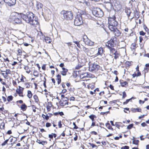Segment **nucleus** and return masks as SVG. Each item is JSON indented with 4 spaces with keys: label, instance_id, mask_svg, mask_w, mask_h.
I'll use <instances>...</instances> for the list:
<instances>
[{
    "label": "nucleus",
    "instance_id": "57",
    "mask_svg": "<svg viewBox=\"0 0 149 149\" xmlns=\"http://www.w3.org/2000/svg\"><path fill=\"white\" fill-rule=\"evenodd\" d=\"M50 107H51V106H49V105L47 106V108L48 111H50Z\"/></svg>",
    "mask_w": 149,
    "mask_h": 149
},
{
    "label": "nucleus",
    "instance_id": "64",
    "mask_svg": "<svg viewBox=\"0 0 149 149\" xmlns=\"http://www.w3.org/2000/svg\"><path fill=\"white\" fill-rule=\"evenodd\" d=\"M17 52H18V53L19 54H22V51L20 49H18L17 50Z\"/></svg>",
    "mask_w": 149,
    "mask_h": 149
},
{
    "label": "nucleus",
    "instance_id": "49",
    "mask_svg": "<svg viewBox=\"0 0 149 149\" xmlns=\"http://www.w3.org/2000/svg\"><path fill=\"white\" fill-rule=\"evenodd\" d=\"M73 125L74 126V129H77L78 128V127L76 126L75 123L74 122L73 123Z\"/></svg>",
    "mask_w": 149,
    "mask_h": 149
},
{
    "label": "nucleus",
    "instance_id": "1",
    "mask_svg": "<svg viewBox=\"0 0 149 149\" xmlns=\"http://www.w3.org/2000/svg\"><path fill=\"white\" fill-rule=\"evenodd\" d=\"M105 7L108 11L113 9L115 11H119L121 8L120 2L116 0H109L105 1Z\"/></svg>",
    "mask_w": 149,
    "mask_h": 149
},
{
    "label": "nucleus",
    "instance_id": "62",
    "mask_svg": "<svg viewBox=\"0 0 149 149\" xmlns=\"http://www.w3.org/2000/svg\"><path fill=\"white\" fill-rule=\"evenodd\" d=\"M108 128L109 129L113 130V128H112V127L110 125L108 126Z\"/></svg>",
    "mask_w": 149,
    "mask_h": 149
},
{
    "label": "nucleus",
    "instance_id": "3",
    "mask_svg": "<svg viewBox=\"0 0 149 149\" xmlns=\"http://www.w3.org/2000/svg\"><path fill=\"white\" fill-rule=\"evenodd\" d=\"M22 13L13 12L10 15V19L17 24H20L22 22Z\"/></svg>",
    "mask_w": 149,
    "mask_h": 149
},
{
    "label": "nucleus",
    "instance_id": "54",
    "mask_svg": "<svg viewBox=\"0 0 149 149\" xmlns=\"http://www.w3.org/2000/svg\"><path fill=\"white\" fill-rule=\"evenodd\" d=\"M13 85L14 86H16L17 85V83L15 81L13 80Z\"/></svg>",
    "mask_w": 149,
    "mask_h": 149
},
{
    "label": "nucleus",
    "instance_id": "58",
    "mask_svg": "<svg viewBox=\"0 0 149 149\" xmlns=\"http://www.w3.org/2000/svg\"><path fill=\"white\" fill-rule=\"evenodd\" d=\"M23 102L22 100H19L17 101L16 102L17 103H19L20 104H22V103H23Z\"/></svg>",
    "mask_w": 149,
    "mask_h": 149
},
{
    "label": "nucleus",
    "instance_id": "44",
    "mask_svg": "<svg viewBox=\"0 0 149 149\" xmlns=\"http://www.w3.org/2000/svg\"><path fill=\"white\" fill-rule=\"evenodd\" d=\"M72 107H73V109L76 111H78L79 109V108L76 106H72Z\"/></svg>",
    "mask_w": 149,
    "mask_h": 149
},
{
    "label": "nucleus",
    "instance_id": "61",
    "mask_svg": "<svg viewBox=\"0 0 149 149\" xmlns=\"http://www.w3.org/2000/svg\"><path fill=\"white\" fill-rule=\"evenodd\" d=\"M75 98L73 97H71L70 98V100L74 101V100Z\"/></svg>",
    "mask_w": 149,
    "mask_h": 149
},
{
    "label": "nucleus",
    "instance_id": "27",
    "mask_svg": "<svg viewBox=\"0 0 149 149\" xmlns=\"http://www.w3.org/2000/svg\"><path fill=\"white\" fill-rule=\"evenodd\" d=\"M16 92L17 93H18L19 94V95L20 96L22 97H23V91H22L20 90H17Z\"/></svg>",
    "mask_w": 149,
    "mask_h": 149
},
{
    "label": "nucleus",
    "instance_id": "21",
    "mask_svg": "<svg viewBox=\"0 0 149 149\" xmlns=\"http://www.w3.org/2000/svg\"><path fill=\"white\" fill-rule=\"evenodd\" d=\"M27 108V106L25 104H22L21 107V109L23 111H25Z\"/></svg>",
    "mask_w": 149,
    "mask_h": 149
},
{
    "label": "nucleus",
    "instance_id": "63",
    "mask_svg": "<svg viewBox=\"0 0 149 149\" xmlns=\"http://www.w3.org/2000/svg\"><path fill=\"white\" fill-rule=\"evenodd\" d=\"M91 133V134H94L95 135H97V133L95 131H92Z\"/></svg>",
    "mask_w": 149,
    "mask_h": 149
},
{
    "label": "nucleus",
    "instance_id": "34",
    "mask_svg": "<svg viewBox=\"0 0 149 149\" xmlns=\"http://www.w3.org/2000/svg\"><path fill=\"white\" fill-rule=\"evenodd\" d=\"M42 117L43 118L45 119L46 120H48L49 119V117L48 116L45 115L44 114H42Z\"/></svg>",
    "mask_w": 149,
    "mask_h": 149
},
{
    "label": "nucleus",
    "instance_id": "26",
    "mask_svg": "<svg viewBox=\"0 0 149 149\" xmlns=\"http://www.w3.org/2000/svg\"><path fill=\"white\" fill-rule=\"evenodd\" d=\"M27 96L29 98H30L32 96V94L30 91L28 90L27 91Z\"/></svg>",
    "mask_w": 149,
    "mask_h": 149
},
{
    "label": "nucleus",
    "instance_id": "14",
    "mask_svg": "<svg viewBox=\"0 0 149 149\" xmlns=\"http://www.w3.org/2000/svg\"><path fill=\"white\" fill-rule=\"evenodd\" d=\"M110 50V54L108 56L109 57L113 58V56L112 55H111V54H114L117 51L116 50V49L113 47H111V48H109Z\"/></svg>",
    "mask_w": 149,
    "mask_h": 149
},
{
    "label": "nucleus",
    "instance_id": "29",
    "mask_svg": "<svg viewBox=\"0 0 149 149\" xmlns=\"http://www.w3.org/2000/svg\"><path fill=\"white\" fill-rule=\"evenodd\" d=\"M82 50L85 53L88 52L89 51V49L88 48H86L83 46L82 48Z\"/></svg>",
    "mask_w": 149,
    "mask_h": 149
},
{
    "label": "nucleus",
    "instance_id": "56",
    "mask_svg": "<svg viewBox=\"0 0 149 149\" xmlns=\"http://www.w3.org/2000/svg\"><path fill=\"white\" fill-rule=\"evenodd\" d=\"M81 67V65H78L77 66H76L75 67V69H76L78 70V69H79V68Z\"/></svg>",
    "mask_w": 149,
    "mask_h": 149
},
{
    "label": "nucleus",
    "instance_id": "20",
    "mask_svg": "<svg viewBox=\"0 0 149 149\" xmlns=\"http://www.w3.org/2000/svg\"><path fill=\"white\" fill-rule=\"evenodd\" d=\"M113 54L115 55L114 58L115 59L118 58L120 56L119 52L118 51H117L114 54Z\"/></svg>",
    "mask_w": 149,
    "mask_h": 149
},
{
    "label": "nucleus",
    "instance_id": "50",
    "mask_svg": "<svg viewBox=\"0 0 149 149\" xmlns=\"http://www.w3.org/2000/svg\"><path fill=\"white\" fill-rule=\"evenodd\" d=\"M61 120L59 121L58 122V125L59 128H61L62 127V124H61Z\"/></svg>",
    "mask_w": 149,
    "mask_h": 149
},
{
    "label": "nucleus",
    "instance_id": "15",
    "mask_svg": "<svg viewBox=\"0 0 149 149\" xmlns=\"http://www.w3.org/2000/svg\"><path fill=\"white\" fill-rule=\"evenodd\" d=\"M104 52V50L102 48L100 47L98 48L97 53L96 54L97 56L100 55L101 56Z\"/></svg>",
    "mask_w": 149,
    "mask_h": 149
},
{
    "label": "nucleus",
    "instance_id": "39",
    "mask_svg": "<svg viewBox=\"0 0 149 149\" xmlns=\"http://www.w3.org/2000/svg\"><path fill=\"white\" fill-rule=\"evenodd\" d=\"M10 139V138L9 139H6L5 141L3 142L1 144V146H3L7 143L8 142V141L9 139Z\"/></svg>",
    "mask_w": 149,
    "mask_h": 149
},
{
    "label": "nucleus",
    "instance_id": "13",
    "mask_svg": "<svg viewBox=\"0 0 149 149\" xmlns=\"http://www.w3.org/2000/svg\"><path fill=\"white\" fill-rule=\"evenodd\" d=\"M60 105L62 106H64L66 104H68V99L67 97H65L64 99H63V102H60Z\"/></svg>",
    "mask_w": 149,
    "mask_h": 149
},
{
    "label": "nucleus",
    "instance_id": "10",
    "mask_svg": "<svg viewBox=\"0 0 149 149\" xmlns=\"http://www.w3.org/2000/svg\"><path fill=\"white\" fill-rule=\"evenodd\" d=\"M100 68V65L96 63H94L91 64L90 65L89 68V71H93L97 70Z\"/></svg>",
    "mask_w": 149,
    "mask_h": 149
},
{
    "label": "nucleus",
    "instance_id": "24",
    "mask_svg": "<svg viewBox=\"0 0 149 149\" xmlns=\"http://www.w3.org/2000/svg\"><path fill=\"white\" fill-rule=\"evenodd\" d=\"M4 72H6V75H5L4 76V77L6 78L7 76V75L8 74H11L10 71V70L9 69H7L6 70V71H3Z\"/></svg>",
    "mask_w": 149,
    "mask_h": 149
},
{
    "label": "nucleus",
    "instance_id": "8",
    "mask_svg": "<svg viewBox=\"0 0 149 149\" xmlns=\"http://www.w3.org/2000/svg\"><path fill=\"white\" fill-rule=\"evenodd\" d=\"M82 40L86 45L88 46H92L94 44V42L89 39L85 35L83 36Z\"/></svg>",
    "mask_w": 149,
    "mask_h": 149
},
{
    "label": "nucleus",
    "instance_id": "28",
    "mask_svg": "<svg viewBox=\"0 0 149 149\" xmlns=\"http://www.w3.org/2000/svg\"><path fill=\"white\" fill-rule=\"evenodd\" d=\"M24 69L26 70V72L27 73H29L30 72V70L29 69L28 66H25L24 67Z\"/></svg>",
    "mask_w": 149,
    "mask_h": 149
},
{
    "label": "nucleus",
    "instance_id": "22",
    "mask_svg": "<svg viewBox=\"0 0 149 149\" xmlns=\"http://www.w3.org/2000/svg\"><path fill=\"white\" fill-rule=\"evenodd\" d=\"M45 42L47 43H50L51 42V40L50 38L48 37H46L45 39Z\"/></svg>",
    "mask_w": 149,
    "mask_h": 149
},
{
    "label": "nucleus",
    "instance_id": "60",
    "mask_svg": "<svg viewBox=\"0 0 149 149\" xmlns=\"http://www.w3.org/2000/svg\"><path fill=\"white\" fill-rule=\"evenodd\" d=\"M42 69L43 70H45V69H46V67H45V65H43L42 66Z\"/></svg>",
    "mask_w": 149,
    "mask_h": 149
},
{
    "label": "nucleus",
    "instance_id": "4",
    "mask_svg": "<svg viewBox=\"0 0 149 149\" xmlns=\"http://www.w3.org/2000/svg\"><path fill=\"white\" fill-rule=\"evenodd\" d=\"M116 17L115 16H113L112 17H110L109 19L108 23L109 25L108 27L109 29H113V28L116 27L118 25V22L116 20Z\"/></svg>",
    "mask_w": 149,
    "mask_h": 149
},
{
    "label": "nucleus",
    "instance_id": "30",
    "mask_svg": "<svg viewBox=\"0 0 149 149\" xmlns=\"http://www.w3.org/2000/svg\"><path fill=\"white\" fill-rule=\"evenodd\" d=\"M37 142L39 144H41L42 145H44L45 144H46L47 143V142L46 141H40L39 140H38V141H37Z\"/></svg>",
    "mask_w": 149,
    "mask_h": 149
},
{
    "label": "nucleus",
    "instance_id": "35",
    "mask_svg": "<svg viewBox=\"0 0 149 149\" xmlns=\"http://www.w3.org/2000/svg\"><path fill=\"white\" fill-rule=\"evenodd\" d=\"M13 97L12 96H8L7 98V100L8 102H10V101H11L13 100Z\"/></svg>",
    "mask_w": 149,
    "mask_h": 149
},
{
    "label": "nucleus",
    "instance_id": "38",
    "mask_svg": "<svg viewBox=\"0 0 149 149\" xmlns=\"http://www.w3.org/2000/svg\"><path fill=\"white\" fill-rule=\"evenodd\" d=\"M26 79V77L23 76V75H22L21 78L20 79V81H21L22 82H24V80Z\"/></svg>",
    "mask_w": 149,
    "mask_h": 149
},
{
    "label": "nucleus",
    "instance_id": "53",
    "mask_svg": "<svg viewBox=\"0 0 149 149\" xmlns=\"http://www.w3.org/2000/svg\"><path fill=\"white\" fill-rule=\"evenodd\" d=\"M32 107L33 109V111L34 112H36V110H35V108H36L35 106L34 105H32Z\"/></svg>",
    "mask_w": 149,
    "mask_h": 149
},
{
    "label": "nucleus",
    "instance_id": "33",
    "mask_svg": "<svg viewBox=\"0 0 149 149\" xmlns=\"http://www.w3.org/2000/svg\"><path fill=\"white\" fill-rule=\"evenodd\" d=\"M141 111V109L139 108L134 109L132 110V111L134 112H136V111L140 112Z\"/></svg>",
    "mask_w": 149,
    "mask_h": 149
},
{
    "label": "nucleus",
    "instance_id": "12",
    "mask_svg": "<svg viewBox=\"0 0 149 149\" xmlns=\"http://www.w3.org/2000/svg\"><path fill=\"white\" fill-rule=\"evenodd\" d=\"M113 29H109L111 31H112L114 35L116 36H120L121 33L120 31L116 27L113 28Z\"/></svg>",
    "mask_w": 149,
    "mask_h": 149
},
{
    "label": "nucleus",
    "instance_id": "16",
    "mask_svg": "<svg viewBox=\"0 0 149 149\" xmlns=\"http://www.w3.org/2000/svg\"><path fill=\"white\" fill-rule=\"evenodd\" d=\"M62 71H61V74L63 76H65L68 70L65 68H62Z\"/></svg>",
    "mask_w": 149,
    "mask_h": 149
},
{
    "label": "nucleus",
    "instance_id": "45",
    "mask_svg": "<svg viewBox=\"0 0 149 149\" xmlns=\"http://www.w3.org/2000/svg\"><path fill=\"white\" fill-rule=\"evenodd\" d=\"M131 100V99L127 100L126 101L124 102L123 103L124 104H127Z\"/></svg>",
    "mask_w": 149,
    "mask_h": 149
},
{
    "label": "nucleus",
    "instance_id": "18",
    "mask_svg": "<svg viewBox=\"0 0 149 149\" xmlns=\"http://www.w3.org/2000/svg\"><path fill=\"white\" fill-rule=\"evenodd\" d=\"M120 83L121 86L122 87H125V85L128 84V83L126 81H123V80L120 81Z\"/></svg>",
    "mask_w": 149,
    "mask_h": 149
},
{
    "label": "nucleus",
    "instance_id": "32",
    "mask_svg": "<svg viewBox=\"0 0 149 149\" xmlns=\"http://www.w3.org/2000/svg\"><path fill=\"white\" fill-rule=\"evenodd\" d=\"M33 97L35 101L36 102H37L38 101V96L36 95H34L33 96Z\"/></svg>",
    "mask_w": 149,
    "mask_h": 149
},
{
    "label": "nucleus",
    "instance_id": "47",
    "mask_svg": "<svg viewBox=\"0 0 149 149\" xmlns=\"http://www.w3.org/2000/svg\"><path fill=\"white\" fill-rule=\"evenodd\" d=\"M96 116L95 115H91L89 116V118L91 119L94 118H95Z\"/></svg>",
    "mask_w": 149,
    "mask_h": 149
},
{
    "label": "nucleus",
    "instance_id": "55",
    "mask_svg": "<svg viewBox=\"0 0 149 149\" xmlns=\"http://www.w3.org/2000/svg\"><path fill=\"white\" fill-rule=\"evenodd\" d=\"M141 125L143 127H145V126L147 125L145 123H143L141 124Z\"/></svg>",
    "mask_w": 149,
    "mask_h": 149
},
{
    "label": "nucleus",
    "instance_id": "36",
    "mask_svg": "<svg viewBox=\"0 0 149 149\" xmlns=\"http://www.w3.org/2000/svg\"><path fill=\"white\" fill-rule=\"evenodd\" d=\"M139 142L138 140H134L133 141V143L136 145H138Z\"/></svg>",
    "mask_w": 149,
    "mask_h": 149
},
{
    "label": "nucleus",
    "instance_id": "42",
    "mask_svg": "<svg viewBox=\"0 0 149 149\" xmlns=\"http://www.w3.org/2000/svg\"><path fill=\"white\" fill-rule=\"evenodd\" d=\"M123 98L124 99L126 96V94L125 91L123 92Z\"/></svg>",
    "mask_w": 149,
    "mask_h": 149
},
{
    "label": "nucleus",
    "instance_id": "37",
    "mask_svg": "<svg viewBox=\"0 0 149 149\" xmlns=\"http://www.w3.org/2000/svg\"><path fill=\"white\" fill-rule=\"evenodd\" d=\"M149 69L148 68H144V77H145L146 74L148 72Z\"/></svg>",
    "mask_w": 149,
    "mask_h": 149
},
{
    "label": "nucleus",
    "instance_id": "7",
    "mask_svg": "<svg viewBox=\"0 0 149 149\" xmlns=\"http://www.w3.org/2000/svg\"><path fill=\"white\" fill-rule=\"evenodd\" d=\"M92 13L96 17H100L103 15V13L100 8H94L92 11Z\"/></svg>",
    "mask_w": 149,
    "mask_h": 149
},
{
    "label": "nucleus",
    "instance_id": "51",
    "mask_svg": "<svg viewBox=\"0 0 149 149\" xmlns=\"http://www.w3.org/2000/svg\"><path fill=\"white\" fill-rule=\"evenodd\" d=\"M135 47H136L135 45L134 44H132L131 46V48H132V49H134Z\"/></svg>",
    "mask_w": 149,
    "mask_h": 149
},
{
    "label": "nucleus",
    "instance_id": "43",
    "mask_svg": "<svg viewBox=\"0 0 149 149\" xmlns=\"http://www.w3.org/2000/svg\"><path fill=\"white\" fill-rule=\"evenodd\" d=\"M129 147L127 146H125L121 148V149H129Z\"/></svg>",
    "mask_w": 149,
    "mask_h": 149
},
{
    "label": "nucleus",
    "instance_id": "40",
    "mask_svg": "<svg viewBox=\"0 0 149 149\" xmlns=\"http://www.w3.org/2000/svg\"><path fill=\"white\" fill-rule=\"evenodd\" d=\"M143 28L145 29V31L146 32H147L148 33V32L149 31V30L148 29V28L145 25H144L143 26Z\"/></svg>",
    "mask_w": 149,
    "mask_h": 149
},
{
    "label": "nucleus",
    "instance_id": "6",
    "mask_svg": "<svg viewBox=\"0 0 149 149\" xmlns=\"http://www.w3.org/2000/svg\"><path fill=\"white\" fill-rule=\"evenodd\" d=\"M61 14L63 15L64 18L67 20L71 19L73 18V14L71 11L64 10L62 12Z\"/></svg>",
    "mask_w": 149,
    "mask_h": 149
},
{
    "label": "nucleus",
    "instance_id": "5",
    "mask_svg": "<svg viewBox=\"0 0 149 149\" xmlns=\"http://www.w3.org/2000/svg\"><path fill=\"white\" fill-rule=\"evenodd\" d=\"M83 23L82 15L80 13L77 14L74 20V25L77 26H79L82 25Z\"/></svg>",
    "mask_w": 149,
    "mask_h": 149
},
{
    "label": "nucleus",
    "instance_id": "59",
    "mask_svg": "<svg viewBox=\"0 0 149 149\" xmlns=\"http://www.w3.org/2000/svg\"><path fill=\"white\" fill-rule=\"evenodd\" d=\"M91 146L92 148H94L95 147H97V146L96 145L93 143L91 144Z\"/></svg>",
    "mask_w": 149,
    "mask_h": 149
},
{
    "label": "nucleus",
    "instance_id": "2",
    "mask_svg": "<svg viewBox=\"0 0 149 149\" xmlns=\"http://www.w3.org/2000/svg\"><path fill=\"white\" fill-rule=\"evenodd\" d=\"M22 16L23 20L31 25H37L38 23L37 18L31 12H27L25 14L22 13Z\"/></svg>",
    "mask_w": 149,
    "mask_h": 149
},
{
    "label": "nucleus",
    "instance_id": "17",
    "mask_svg": "<svg viewBox=\"0 0 149 149\" xmlns=\"http://www.w3.org/2000/svg\"><path fill=\"white\" fill-rule=\"evenodd\" d=\"M89 74H88L87 73H84L80 76V77L82 79L84 77H89Z\"/></svg>",
    "mask_w": 149,
    "mask_h": 149
},
{
    "label": "nucleus",
    "instance_id": "23",
    "mask_svg": "<svg viewBox=\"0 0 149 149\" xmlns=\"http://www.w3.org/2000/svg\"><path fill=\"white\" fill-rule=\"evenodd\" d=\"M125 12L126 13L128 17H129L132 13L131 10L130 9H127L125 10Z\"/></svg>",
    "mask_w": 149,
    "mask_h": 149
},
{
    "label": "nucleus",
    "instance_id": "19",
    "mask_svg": "<svg viewBox=\"0 0 149 149\" xmlns=\"http://www.w3.org/2000/svg\"><path fill=\"white\" fill-rule=\"evenodd\" d=\"M57 79L58 80L57 83L58 84H59L61 82V76L60 74H58L57 76Z\"/></svg>",
    "mask_w": 149,
    "mask_h": 149
},
{
    "label": "nucleus",
    "instance_id": "11",
    "mask_svg": "<svg viewBox=\"0 0 149 149\" xmlns=\"http://www.w3.org/2000/svg\"><path fill=\"white\" fill-rule=\"evenodd\" d=\"M3 1L8 6H13L16 3V0H3Z\"/></svg>",
    "mask_w": 149,
    "mask_h": 149
},
{
    "label": "nucleus",
    "instance_id": "25",
    "mask_svg": "<svg viewBox=\"0 0 149 149\" xmlns=\"http://www.w3.org/2000/svg\"><path fill=\"white\" fill-rule=\"evenodd\" d=\"M36 6L38 9L41 8L42 7V4L40 3H38L36 4Z\"/></svg>",
    "mask_w": 149,
    "mask_h": 149
},
{
    "label": "nucleus",
    "instance_id": "48",
    "mask_svg": "<svg viewBox=\"0 0 149 149\" xmlns=\"http://www.w3.org/2000/svg\"><path fill=\"white\" fill-rule=\"evenodd\" d=\"M139 34L141 35L144 36L145 34L146 33H144L143 31H141L140 32Z\"/></svg>",
    "mask_w": 149,
    "mask_h": 149
},
{
    "label": "nucleus",
    "instance_id": "31",
    "mask_svg": "<svg viewBox=\"0 0 149 149\" xmlns=\"http://www.w3.org/2000/svg\"><path fill=\"white\" fill-rule=\"evenodd\" d=\"M33 75L36 77H38L39 76L38 72L37 71H34L33 72Z\"/></svg>",
    "mask_w": 149,
    "mask_h": 149
},
{
    "label": "nucleus",
    "instance_id": "9",
    "mask_svg": "<svg viewBox=\"0 0 149 149\" xmlns=\"http://www.w3.org/2000/svg\"><path fill=\"white\" fill-rule=\"evenodd\" d=\"M116 40V37H113L111 38L109 41H108L107 43V45L106 44V45L109 48L113 47L114 46L115 42Z\"/></svg>",
    "mask_w": 149,
    "mask_h": 149
},
{
    "label": "nucleus",
    "instance_id": "41",
    "mask_svg": "<svg viewBox=\"0 0 149 149\" xmlns=\"http://www.w3.org/2000/svg\"><path fill=\"white\" fill-rule=\"evenodd\" d=\"M133 124H130L127 126V129H130L133 127Z\"/></svg>",
    "mask_w": 149,
    "mask_h": 149
},
{
    "label": "nucleus",
    "instance_id": "52",
    "mask_svg": "<svg viewBox=\"0 0 149 149\" xmlns=\"http://www.w3.org/2000/svg\"><path fill=\"white\" fill-rule=\"evenodd\" d=\"M109 112V111H107V112H101L100 114L101 115H104V114H105L107 113H108Z\"/></svg>",
    "mask_w": 149,
    "mask_h": 149
},
{
    "label": "nucleus",
    "instance_id": "46",
    "mask_svg": "<svg viewBox=\"0 0 149 149\" xmlns=\"http://www.w3.org/2000/svg\"><path fill=\"white\" fill-rule=\"evenodd\" d=\"M51 125V124L49 123H47L45 125L46 127H50Z\"/></svg>",
    "mask_w": 149,
    "mask_h": 149
}]
</instances>
